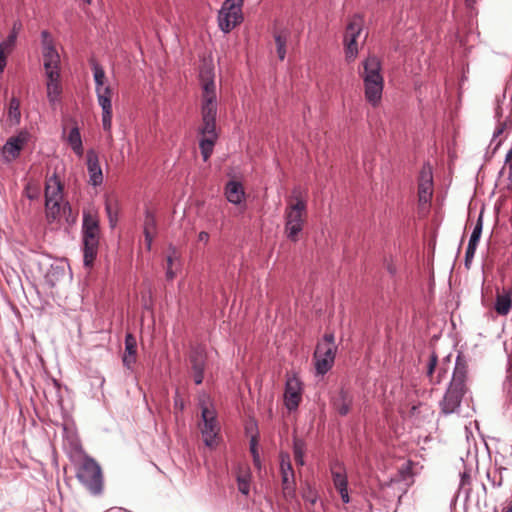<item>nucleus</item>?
Masks as SVG:
<instances>
[{
	"label": "nucleus",
	"instance_id": "f257e3e1",
	"mask_svg": "<svg viewBox=\"0 0 512 512\" xmlns=\"http://www.w3.org/2000/svg\"><path fill=\"white\" fill-rule=\"evenodd\" d=\"M200 81L202 87L201 120L198 129L200 135L199 149L204 162H207L213 153L214 146L218 140L216 128V117L218 111V100L216 85L214 82L213 69L201 70Z\"/></svg>",
	"mask_w": 512,
	"mask_h": 512
},
{
	"label": "nucleus",
	"instance_id": "f03ea898",
	"mask_svg": "<svg viewBox=\"0 0 512 512\" xmlns=\"http://www.w3.org/2000/svg\"><path fill=\"white\" fill-rule=\"evenodd\" d=\"M359 68V76L364 84L365 100L373 107L379 106L384 89V78L381 73L380 59L375 55L366 57Z\"/></svg>",
	"mask_w": 512,
	"mask_h": 512
},
{
	"label": "nucleus",
	"instance_id": "7ed1b4c3",
	"mask_svg": "<svg viewBox=\"0 0 512 512\" xmlns=\"http://www.w3.org/2000/svg\"><path fill=\"white\" fill-rule=\"evenodd\" d=\"M468 374V367L464 359L457 356L452 378L448 388L440 401L441 411L446 414H452L460 408L462 398L466 393V379Z\"/></svg>",
	"mask_w": 512,
	"mask_h": 512
},
{
	"label": "nucleus",
	"instance_id": "20e7f679",
	"mask_svg": "<svg viewBox=\"0 0 512 512\" xmlns=\"http://www.w3.org/2000/svg\"><path fill=\"white\" fill-rule=\"evenodd\" d=\"M307 218V201L298 188L293 189L284 210L286 237L296 242Z\"/></svg>",
	"mask_w": 512,
	"mask_h": 512
},
{
	"label": "nucleus",
	"instance_id": "39448f33",
	"mask_svg": "<svg viewBox=\"0 0 512 512\" xmlns=\"http://www.w3.org/2000/svg\"><path fill=\"white\" fill-rule=\"evenodd\" d=\"M337 353L335 337L332 333L325 334L316 346L313 354L314 366L317 375L324 376L334 365Z\"/></svg>",
	"mask_w": 512,
	"mask_h": 512
},
{
	"label": "nucleus",
	"instance_id": "423d86ee",
	"mask_svg": "<svg viewBox=\"0 0 512 512\" xmlns=\"http://www.w3.org/2000/svg\"><path fill=\"white\" fill-rule=\"evenodd\" d=\"M76 477L92 494L102 491L103 477L101 467L91 457L85 456L76 470Z\"/></svg>",
	"mask_w": 512,
	"mask_h": 512
},
{
	"label": "nucleus",
	"instance_id": "0eeeda50",
	"mask_svg": "<svg viewBox=\"0 0 512 512\" xmlns=\"http://www.w3.org/2000/svg\"><path fill=\"white\" fill-rule=\"evenodd\" d=\"M363 26L364 19L360 14L353 15L346 25L345 33L343 35V46L345 60L347 62L354 61L358 56V39L363 31Z\"/></svg>",
	"mask_w": 512,
	"mask_h": 512
},
{
	"label": "nucleus",
	"instance_id": "6e6552de",
	"mask_svg": "<svg viewBox=\"0 0 512 512\" xmlns=\"http://www.w3.org/2000/svg\"><path fill=\"white\" fill-rule=\"evenodd\" d=\"M244 0H225L218 12V26L227 34L243 21L242 6Z\"/></svg>",
	"mask_w": 512,
	"mask_h": 512
},
{
	"label": "nucleus",
	"instance_id": "1a4fd4ad",
	"mask_svg": "<svg viewBox=\"0 0 512 512\" xmlns=\"http://www.w3.org/2000/svg\"><path fill=\"white\" fill-rule=\"evenodd\" d=\"M202 425L200 426L201 435L206 446L212 448L217 444V436L220 431V425L217 420V413L214 408L201 405Z\"/></svg>",
	"mask_w": 512,
	"mask_h": 512
},
{
	"label": "nucleus",
	"instance_id": "9d476101",
	"mask_svg": "<svg viewBox=\"0 0 512 512\" xmlns=\"http://www.w3.org/2000/svg\"><path fill=\"white\" fill-rule=\"evenodd\" d=\"M434 192L433 170L430 164L425 163L418 176V201L421 205L431 202Z\"/></svg>",
	"mask_w": 512,
	"mask_h": 512
},
{
	"label": "nucleus",
	"instance_id": "9b49d317",
	"mask_svg": "<svg viewBox=\"0 0 512 512\" xmlns=\"http://www.w3.org/2000/svg\"><path fill=\"white\" fill-rule=\"evenodd\" d=\"M302 390V382L296 375L287 378L284 391V405L289 411L297 410L302 399Z\"/></svg>",
	"mask_w": 512,
	"mask_h": 512
},
{
	"label": "nucleus",
	"instance_id": "f8f14e48",
	"mask_svg": "<svg viewBox=\"0 0 512 512\" xmlns=\"http://www.w3.org/2000/svg\"><path fill=\"white\" fill-rule=\"evenodd\" d=\"M330 472L335 488L338 490L343 503H349L348 477L342 462L335 460L330 463Z\"/></svg>",
	"mask_w": 512,
	"mask_h": 512
},
{
	"label": "nucleus",
	"instance_id": "ddd939ff",
	"mask_svg": "<svg viewBox=\"0 0 512 512\" xmlns=\"http://www.w3.org/2000/svg\"><path fill=\"white\" fill-rule=\"evenodd\" d=\"M279 459L283 491L285 494H291L295 489V474L292 468L290 455L287 452H280Z\"/></svg>",
	"mask_w": 512,
	"mask_h": 512
},
{
	"label": "nucleus",
	"instance_id": "4468645a",
	"mask_svg": "<svg viewBox=\"0 0 512 512\" xmlns=\"http://www.w3.org/2000/svg\"><path fill=\"white\" fill-rule=\"evenodd\" d=\"M89 184L97 187L103 183V173L99 163V157L95 150L90 149L86 154Z\"/></svg>",
	"mask_w": 512,
	"mask_h": 512
},
{
	"label": "nucleus",
	"instance_id": "2eb2a0df",
	"mask_svg": "<svg viewBox=\"0 0 512 512\" xmlns=\"http://www.w3.org/2000/svg\"><path fill=\"white\" fill-rule=\"evenodd\" d=\"M20 24H14L9 35L0 43V74L3 73L7 65V56L10 55L16 45Z\"/></svg>",
	"mask_w": 512,
	"mask_h": 512
},
{
	"label": "nucleus",
	"instance_id": "dca6fc26",
	"mask_svg": "<svg viewBox=\"0 0 512 512\" xmlns=\"http://www.w3.org/2000/svg\"><path fill=\"white\" fill-rule=\"evenodd\" d=\"M29 140V133L26 130L20 131L16 136L10 137L3 146L4 154L12 159L19 156L24 145Z\"/></svg>",
	"mask_w": 512,
	"mask_h": 512
},
{
	"label": "nucleus",
	"instance_id": "f3484780",
	"mask_svg": "<svg viewBox=\"0 0 512 512\" xmlns=\"http://www.w3.org/2000/svg\"><path fill=\"white\" fill-rule=\"evenodd\" d=\"M63 186L59 177L53 174L46 181L45 203L63 202Z\"/></svg>",
	"mask_w": 512,
	"mask_h": 512
},
{
	"label": "nucleus",
	"instance_id": "a211bd4d",
	"mask_svg": "<svg viewBox=\"0 0 512 512\" xmlns=\"http://www.w3.org/2000/svg\"><path fill=\"white\" fill-rule=\"evenodd\" d=\"M99 221L96 215L85 212L82 222V239H99Z\"/></svg>",
	"mask_w": 512,
	"mask_h": 512
},
{
	"label": "nucleus",
	"instance_id": "6ab92c4d",
	"mask_svg": "<svg viewBox=\"0 0 512 512\" xmlns=\"http://www.w3.org/2000/svg\"><path fill=\"white\" fill-rule=\"evenodd\" d=\"M125 351L122 357L123 365L129 369L133 370L134 364L137 359V341L136 338L131 334L127 333L125 336Z\"/></svg>",
	"mask_w": 512,
	"mask_h": 512
},
{
	"label": "nucleus",
	"instance_id": "aec40b11",
	"mask_svg": "<svg viewBox=\"0 0 512 512\" xmlns=\"http://www.w3.org/2000/svg\"><path fill=\"white\" fill-rule=\"evenodd\" d=\"M225 196L234 205L241 204L245 199V191L238 181H229L225 186Z\"/></svg>",
	"mask_w": 512,
	"mask_h": 512
},
{
	"label": "nucleus",
	"instance_id": "412c9836",
	"mask_svg": "<svg viewBox=\"0 0 512 512\" xmlns=\"http://www.w3.org/2000/svg\"><path fill=\"white\" fill-rule=\"evenodd\" d=\"M83 263L85 267H92L98 254L99 239H82Z\"/></svg>",
	"mask_w": 512,
	"mask_h": 512
},
{
	"label": "nucleus",
	"instance_id": "4be33fe9",
	"mask_svg": "<svg viewBox=\"0 0 512 512\" xmlns=\"http://www.w3.org/2000/svg\"><path fill=\"white\" fill-rule=\"evenodd\" d=\"M351 404L352 397L344 389H341L338 395L331 399L332 407L341 416H346L350 412Z\"/></svg>",
	"mask_w": 512,
	"mask_h": 512
},
{
	"label": "nucleus",
	"instance_id": "5701e85b",
	"mask_svg": "<svg viewBox=\"0 0 512 512\" xmlns=\"http://www.w3.org/2000/svg\"><path fill=\"white\" fill-rule=\"evenodd\" d=\"M99 106L102 109V126L106 132H111L112 128V102L108 97L102 95L96 96Z\"/></svg>",
	"mask_w": 512,
	"mask_h": 512
},
{
	"label": "nucleus",
	"instance_id": "b1692460",
	"mask_svg": "<svg viewBox=\"0 0 512 512\" xmlns=\"http://www.w3.org/2000/svg\"><path fill=\"white\" fill-rule=\"evenodd\" d=\"M512 308V293L511 291L504 290L502 293L496 295L494 309L498 315L506 316L510 313Z\"/></svg>",
	"mask_w": 512,
	"mask_h": 512
},
{
	"label": "nucleus",
	"instance_id": "393cba45",
	"mask_svg": "<svg viewBox=\"0 0 512 512\" xmlns=\"http://www.w3.org/2000/svg\"><path fill=\"white\" fill-rule=\"evenodd\" d=\"M290 37V31L286 28L275 30L273 38L276 44V51L280 61H283L287 54V42Z\"/></svg>",
	"mask_w": 512,
	"mask_h": 512
},
{
	"label": "nucleus",
	"instance_id": "a878e982",
	"mask_svg": "<svg viewBox=\"0 0 512 512\" xmlns=\"http://www.w3.org/2000/svg\"><path fill=\"white\" fill-rule=\"evenodd\" d=\"M65 276V268L63 265L59 264H52L50 265L49 269L47 270L45 276H44V283L49 288H54L57 283L64 278Z\"/></svg>",
	"mask_w": 512,
	"mask_h": 512
},
{
	"label": "nucleus",
	"instance_id": "bb28decb",
	"mask_svg": "<svg viewBox=\"0 0 512 512\" xmlns=\"http://www.w3.org/2000/svg\"><path fill=\"white\" fill-rule=\"evenodd\" d=\"M67 209H70L68 202L45 203L46 218L48 222L59 220Z\"/></svg>",
	"mask_w": 512,
	"mask_h": 512
},
{
	"label": "nucleus",
	"instance_id": "cd10ccee",
	"mask_svg": "<svg viewBox=\"0 0 512 512\" xmlns=\"http://www.w3.org/2000/svg\"><path fill=\"white\" fill-rule=\"evenodd\" d=\"M67 142L78 157L84 153L82 138L78 126L73 127L67 137Z\"/></svg>",
	"mask_w": 512,
	"mask_h": 512
},
{
	"label": "nucleus",
	"instance_id": "c85d7f7f",
	"mask_svg": "<svg viewBox=\"0 0 512 512\" xmlns=\"http://www.w3.org/2000/svg\"><path fill=\"white\" fill-rule=\"evenodd\" d=\"M193 377L195 384L199 385L204 379L205 361L202 355L191 357Z\"/></svg>",
	"mask_w": 512,
	"mask_h": 512
},
{
	"label": "nucleus",
	"instance_id": "c756f323",
	"mask_svg": "<svg viewBox=\"0 0 512 512\" xmlns=\"http://www.w3.org/2000/svg\"><path fill=\"white\" fill-rule=\"evenodd\" d=\"M42 55L44 68L60 66V55L55 47L42 50Z\"/></svg>",
	"mask_w": 512,
	"mask_h": 512
},
{
	"label": "nucleus",
	"instance_id": "7c9ffc66",
	"mask_svg": "<svg viewBox=\"0 0 512 512\" xmlns=\"http://www.w3.org/2000/svg\"><path fill=\"white\" fill-rule=\"evenodd\" d=\"M90 64L93 71L95 89L105 87L106 74L104 68L96 60H91Z\"/></svg>",
	"mask_w": 512,
	"mask_h": 512
},
{
	"label": "nucleus",
	"instance_id": "2f4dec72",
	"mask_svg": "<svg viewBox=\"0 0 512 512\" xmlns=\"http://www.w3.org/2000/svg\"><path fill=\"white\" fill-rule=\"evenodd\" d=\"M8 118L12 124L18 125L21 121L20 101L16 97H12L9 102Z\"/></svg>",
	"mask_w": 512,
	"mask_h": 512
},
{
	"label": "nucleus",
	"instance_id": "473e14b6",
	"mask_svg": "<svg viewBox=\"0 0 512 512\" xmlns=\"http://www.w3.org/2000/svg\"><path fill=\"white\" fill-rule=\"evenodd\" d=\"M306 451V444L304 440L294 438L293 440V454L296 463L300 466L305 464L304 456Z\"/></svg>",
	"mask_w": 512,
	"mask_h": 512
},
{
	"label": "nucleus",
	"instance_id": "72a5a7b5",
	"mask_svg": "<svg viewBox=\"0 0 512 512\" xmlns=\"http://www.w3.org/2000/svg\"><path fill=\"white\" fill-rule=\"evenodd\" d=\"M451 365L452 361L450 356H446L445 358H443V360L437 367V376L434 383L440 384L444 379L447 378L451 369Z\"/></svg>",
	"mask_w": 512,
	"mask_h": 512
},
{
	"label": "nucleus",
	"instance_id": "f704fd0d",
	"mask_svg": "<svg viewBox=\"0 0 512 512\" xmlns=\"http://www.w3.org/2000/svg\"><path fill=\"white\" fill-rule=\"evenodd\" d=\"M47 99L51 105H55L60 100L62 93L61 83H46Z\"/></svg>",
	"mask_w": 512,
	"mask_h": 512
},
{
	"label": "nucleus",
	"instance_id": "c9c22d12",
	"mask_svg": "<svg viewBox=\"0 0 512 512\" xmlns=\"http://www.w3.org/2000/svg\"><path fill=\"white\" fill-rule=\"evenodd\" d=\"M170 253L166 257L167 267H166V279L171 281L175 278L176 272L172 269L173 263L175 260H178L177 251L174 246L169 247Z\"/></svg>",
	"mask_w": 512,
	"mask_h": 512
},
{
	"label": "nucleus",
	"instance_id": "e433bc0d",
	"mask_svg": "<svg viewBox=\"0 0 512 512\" xmlns=\"http://www.w3.org/2000/svg\"><path fill=\"white\" fill-rule=\"evenodd\" d=\"M482 228H483V219H482V215L480 214L477 219L476 225L474 226V229L471 233V236H470V239L468 242L469 244L478 246V243H479V240L481 237V233H482Z\"/></svg>",
	"mask_w": 512,
	"mask_h": 512
},
{
	"label": "nucleus",
	"instance_id": "4c0bfd02",
	"mask_svg": "<svg viewBox=\"0 0 512 512\" xmlns=\"http://www.w3.org/2000/svg\"><path fill=\"white\" fill-rule=\"evenodd\" d=\"M45 74L47 77V83H57L60 82V66H50L49 68H44Z\"/></svg>",
	"mask_w": 512,
	"mask_h": 512
},
{
	"label": "nucleus",
	"instance_id": "58836bf2",
	"mask_svg": "<svg viewBox=\"0 0 512 512\" xmlns=\"http://www.w3.org/2000/svg\"><path fill=\"white\" fill-rule=\"evenodd\" d=\"M156 231V221L154 216L150 212H146L144 221V234L149 233L154 235Z\"/></svg>",
	"mask_w": 512,
	"mask_h": 512
},
{
	"label": "nucleus",
	"instance_id": "ea45409f",
	"mask_svg": "<svg viewBox=\"0 0 512 512\" xmlns=\"http://www.w3.org/2000/svg\"><path fill=\"white\" fill-rule=\"evenodd\" d=\"M238 490L243 495H248L250 491L249 475H242L237 477Z\"/></svg>",
	"mask_w": 512,
	"mask_h": 512
},
{
	"label": "nucleus",
	"instance_id": "a19ab883",
	"mask_svg": "<svg viewBox=\"0 0 512 512\" xmlns=\"http://www.w3.org/2000/svg\"><path fill=\"white\" fill-rule=\"evenodd\" d=\"M476 249H477V245H472V244L468 243V246H467V249L465 252V261H464L465 267L467 269H469L472 264Z\"/></svg>",
	"mask_w": 512,
	"mask_h": 512
},
{
	"label": "nucleus",
	"instance_id": "79ce46f5",
	"mask_svg": "<svg viewBox=\"0 0 512 512\" xmlns=\"http://www.w3.org/2000/svg\"><path fill=\"white\" fill-rule=\"evenodd\" d=\"M41 45H42V50H44L46 48L55 47L54 40H53L51 34L47 30H43L41 32Z\"/></svg>",
	"mask_w": 512,
	"mask_h": 512
},
{
	"label": "nucleus",
	"instance_id": "37998d69",
	"mask_svg": "<svg viewBox=\"0 0 512 512\" xmlns=\"http://www.w3.org/2000/svg\"><path fill=\"white\" fill-rule=\"evenodd\" d=\"M105 209H106V212H107V215L109 218L110 226L114 227L117 222V216H116V212L113 209L112 203L109 201H106Z\"/></svg>",
	"mask_w": 512,
	"mask_h": 512
},
{
	"label": "nucleus",
	"instance_id": "c03bdc74",
	"mask_svg": "<svg viewBox=\"0 0 512 512\" xmlns=\"http://www.w3.org/2000/svg\"><path fill=\"white\" fill-rule=\"evenodd\" d=\"M436 367H437V355L435 353H432L430 356L428 367H427V374L429 376H432Z\"/></svg>",
	"mask_w": 512,
	"mask_h": 512
},
{
	"label": "nucleus",
	"instance_id": "a18cd8bd",
	"mask_svg": "<svg viewBox=\"0 0 512 512\" xmlns=\"http://www.w3.org/2000/svg\"><path fill=\"white\" fill-rule=\"evenodd\" d=\"M96 96L102 95L104 97H108L111 99L112 96V89L110 85H106L105 87L95 89Z\"/></svg>",
	"mask_w": 512,
	"mask_h": 512
},
{
	"label": "nucleus",
	"instance_id": "49530a36",
	"mask_svg": "<svg viewBox=\"0 0 512 512\" xmlns=\"http://www.w3.org/2000/svg\"><path fill=\"white\" fill-rule=\"evenodd\" d=\"M251 453L253 455V459H254V462L257 463L259 462V454L257 452V449H256V441L254 438H252L251 440Z\"/></svg>",
	"mask_w": 512,
	"mask_h": 512
},
{
	"label": "nucleus",
	"instance_id": "de8ad7c7",
	"mask_svg": "<svg viewBox=\"0 0 512 512\" xmlns=\"http://www.w3.org/2000/svg\"><path fill=\"white\" fill-rule=\"evenodd\" d=\"M209 238H210L209 234H208L207 232H205V231H201V232L198 234V241L203 242V243H205V244H207V243H208Z\"/></svg>",
	"mask_w": 512,
	"mask_h": 512
},
{
	"label": "nucleus",
	"instance_id": "09e8293b",
	"mask_svg": "<svg viewBox=\"0 0 512 512\" xmlns=\"http://www.w3.org/2000/svg\"><path fill=\"white\" fill-rule=\"evenodd\" d=\"M506 165L509 167L508 172V188L512 190V161L508 162Z\"/></svg>",
	"mask_w": 512,
	"mask_h": 512
},
{
	"label": "nucleus",
	"instance_id": "8fccbe9b",
	"mask_svg": "<svg viewBox=\"0 0 512 512\" xmlns=\"http://www.w3.org/2000/svg\"><path fill=\"white\" fill-rule=\"evenodd\" d=\"M145 243H146V247L148 250L151 249V246H152V241H153V236L152 234H149V233H145Z\"/></svg>",
	"mask_w": 512,
	"mask_h": 512
},
{
	"label": "nucleus",
	"instance_id": "3c124183",
	"mask_svg": "<svg viewBox=\"0 0 512 512\" xmlns=\"http://www.w3.org/2000/svg\"><path fill=\"white\" fill-rule=\"evenodd\" d=\"M502 132H503V127H498L493 133V138L495 139V138L499 137L502 134Z\"/></svg>",
	"mask_w": 512,
	"mask_h": 512
},
{
	"label": "nucleus",
	"instance_id": "603ef678",
	"mask_svg": "<svg viewBox=\"0 0 512 512\" xmlns=\"http://www.w3.org/2000/svg\"><path fill=\"white\" fill-rule=\"evenodd\" d=\"M26 191H27V197L30 199V200H34L35 198H37V193H30L28 191V188H26Z\"/></svg>",
	"mask_w": 512,
	"mask_h": 512
},
{
	"label": "nucleus",
	"instance_id": "864d4df0",
	"mask_svg": "<svg viewBox=\"0 0 512 512\" xmlns=\"http://www.w3.org/2000/svg\"><path fill=\"white\" fill-rule=\"evenodd\" d=\"M80 3V5H90L92 3V0H76Z\"/></svg>",
	"mask_w": 512,
	"mask_h": 512
},
{
	"label": "nucleus",
	"instance_id": "5fc2aeb1",
	"mask_svg": "<svg viewBox=\"0 0 512 512\" xmlns=\"http://www.w3.org/2000/svg\"><path fill=\"white\" fill-rule=\"evenodd\" d=\"M175 405L179 406L181 410L184 408V404L181 400L175 399Z\"/></svg>",
	"mask_w": 512,
	"mask_h": 512
},
{
	"label": "nucleus",
	"instance_id": "6e6d98bb",
	"mask_svg": "<svg viewBox=\"0 0 512 512\" xmlns=\"http://www.w3.org/2000/svg\"><path fill=\"white\" fill-rule=\"evenodd\" d=\"M388 270H389V272H390L391 274H395V272H396V271H395V268H393L392 266H389V267H388Z\"/></svg>",
	"mask_w": 512,
	"mask_h": 512
},
{
	"label": "nucleus",
	"instance_id": "4d7b16f0",
	"mask_svg": "<svg viewBox=\"0 0 512 512\" xmlns=\"http://www.w3.org/2000/svg\"><path fill=\"white\" fill-rule=\"evenodd\" d=\"M502 512H512V506L504 508Z\"/></svg>",
	"mask_w": 512,
	"mask_h": 512
},
{
	"label": "nucleus",
	"instance_id": "13d9d810",
	"mask_svg": "<svg viewBox=\"0 0 512 512\" xmlns=\"http://www.w3.org/2000/svg\"><path fill=\"white\" fill-rule=\"evenodd\" d=\"M501 142L499 141L496 146H495V149H497L499 146H500Z\"/></svg>",
	"mask_w": 512,
	"mask_h": 512
},
{
	"label": "nucleus",
	"instance_id": "bf43d9fd",
	"mask_svg": "<svg viewBox=\"0 0 512 512\" xmlns=\"http://www.w3.org/2000/svg\"><path fill=\"white\" fill-rule=\"evenodd\" d=\"M415 410H416V407H415V406H413V407H412V413H414V411H415Z\"/></svg>",
	"mask_w": 512,
	"mask_h": 512
}]
</instances>
